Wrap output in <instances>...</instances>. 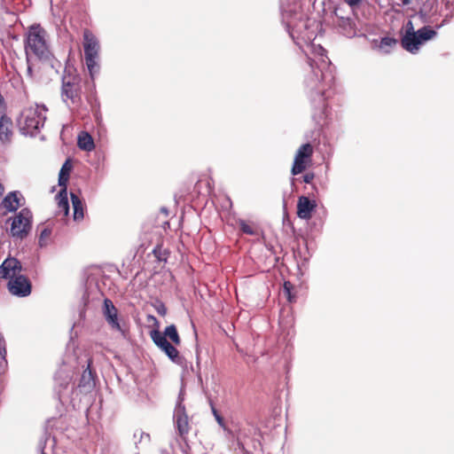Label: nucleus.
I'll return each instance as SVG.
<instances>
[{
  "label": "nucleus",
  "mask_w": 454,
  "mask_h": 454,
  "mask_svg": "<svg viewBox=\"0 0 454 454\" xmlns=\"http://www.w3.org/2000/svg\"><path fill=\"white\" fill-rule=\"evenodd\" d=\"M140 434H141V438H143L145 436L147 439H149V437H150L149 434H147L140 433Z\"/></svg>",
  "instance_id": "obj_43"
},
{
  "label": "nucleus",
  "mask_w": 454,
  "mask_h": 454,
  "mask_svg": "<svg viewBox=\"0 0 454 454\" xmlns=\"http://www.w3.org/2000/svg\"><path fill=\"white\" fill-rule=\"evenodd\" d=\"M47 110L45 106L37 104L24 108L17 121L20 133L35 136L44 125Z\"/></svg>",
  "instance_id": "obj_4"
},
{
  "label": "nucleus",
  "mask_w": 454,
  "mask_h": 454,
  "mask_svg": "<svg viewBox=\"0 0 454 454\" xmlns=\"http://www.w3.org/2000/svg\"><path fill=\"white\" fill-rule=\"evenodd\" d=\"M345 2L350 6V7H356L359 5L362 2V0H345Z\"/></svg>",
  "instance_id": "obj_35"
},
{
  "label": "nucleus",
  "mask_w": 454,
  "mask_h": 454,
  "mask_svg": "<svg viewBox=\"0 0 454 454\" xmlns=\"http://www.w3.org/2000/svg\"><path fill=\"white\" fill-rule=\"evenodd\" d=\"M340 15H345V10L341 7Z\"/></svg>",
  "instance_id": "obj_44"
},
{
  "label": "nucleus",
  "mask_w": 454,
  "mask_h": 454,
  "mask_svg": "<svg viewBox=\"0 0 454 454\" xmlns=\"http://www.w3.org/2000/svg\"><path fill=\"white\" fill-rule=\"evenodd\" d=\"M89 103L91 106L92 110L98 106L97 101L95 100V103H92L90 98H88Z\"/></svg>",
  "instance_id": "obj_41"
},
{
  "label": "nucleus",
  "mask_w": 454,
  "mask_h": 454,
  "mask_svg": "<svg viewBox=\"0 0 454 454\" xmlns=\"http://www.w3.org/2000/svg\"><path fill=\"white\" fill-rule=\"evenodd\" d=\"M72 169V165L69 160H67L65 163L62 165L59 174V185L60 187L67 188V184L69 179L70 171Z\"/></svg>",
  "instance_id": "obj_21"
},
{
  "label": "nucleus",
  "mask_w": 454,
  "mask_h": 454,
  "mask_svg": "<svg viewBox=\"0 0 454 454\" xmlns=\"http://www.w3.org/2000/svg\"><path fill=\"white\" fill-rule=\"evenodd\" d=\"M61 98L74 114L82 118L88 114V109L82 98V79L75 70H65L62 76Z\"/></svg>",
  "instance_id": "obj_2"
},
{
  "label": "nucleus",
  "mask_w": 454,
  "mask_h": 454,
  "mask_svg": "<svg viewBox=\"0 0 454 454\" xmlns=\"http://www.w3.org/2000/svg\"><path fill=\"white\" fill-rule=\"evenodd\" d=\"M71 200L74 207V219L82 220L84 216L82 202L81 201L79 197L74 193H71Z\"/></svg>",
  "instance_id": "obj_22"
},
{
  "label": "nucleus",
  "mask_w": 454,
  "mask_h": 454,
  "mask_svg": "<svg viewBox=\"0 0 454 454\" xmlns=\"http://www.w3.org/2000/svg\"><path fill=\"white\" fill-rule=\"evenodd\" d=\"M41 454H46V453L43 451Z\"/></svg>",
  "instance_id": "obj_45"
},
{
  "label": "nucleus",
  "mask_w": 454,
  "mask_h": 454,
  "mask_svg": "<svg viewBox=\"0 0 454 454\" xmlns=\"http://www.w3.org/2000/svg\"><path fill=\"white\" fill-rule=\"evenodd\" d=\"M77 144H78V146L80 147V149L87 151V152L92 151L95 147L91 136L87 132H82L78 136Z\"/></svg>",
  "instance_id": "obj_20"
},
{
  "label": "nucleus",
  "mask_w": 454,
  "mask_h": 454,
  "mask_svg": "<svg viewBox=\"0 0 454 454\" xmlns=\"http://www.w3.org/2000/svg\"><path fill=\"white\" fill-rule=\"evenodd\" d=\"M239 224L242 232L248 235L255 234L254 229L250 224L247 223L244 220H239Z\"/></svg>",
  "instance_id": "obj_29"
},
{
  "label": "nucleus",
  "mask_w": 454,
  "mask_h": 454,
  "mask_svg": "<svg viewBox=\"0 0 454 454\" xmlns=\"http://www.w3.org/2000/svg\"><path fill=\"white\" fill-rule=\"evenodd\" d=\"M30 62H31V59L29 60V62L27 60V76L32 78L33 77V69H32V66H31Z\"/></svg>",
  "instance_id": "obj_36"
},
{
  "label": "nucleus",
  "mask_w": 454,
  "mask_h": 454,
  "mask_svg": "<svg viewBox=\"0 0 454 454\" xmlns=\"http://www.w3.org/2000/svg\"><path fill=\"white\" fill-rule=\"evenodd\" d=\"M90 366L91 362L89 361L87 368L83 371L79 382V387L84 388L86 390H90L95 386V377L93 372L90 369Z\"/></svg>",
  "instance_id": "obj_17"
},
{
  "label": "nucleus",
  "mask_w": 454,
  "mask_h": 454,
  "mask_svg": "<svg viewBox=\"0 0 454 454\" xmlns=\"http://www.w3.org/2000/svg\"><path fill=\"white\" fill-rule=\"evenodd\" d=\"M56 200L58 203V215L67 216L69 212V203L67 200V188H62L59 192L56 195Z\"/></svg>",
  "instance_id": "obj_18"
},
{
  "label": "nucleus",
  "mask_w": 454,
  "mask_h": 454,
  "mask_svg": "<svg viewBox=\"0 0 454 454\" xmlns=\"http://www.w3.org/2000/svg\"><path fill=\"white\" fill-rule=\"evenodd\" d=\"M31 282L24 275H19L8 282L9 292L15 296L26 297L31 294Z\"/></svg>",
  "instance_id": "obj_10"
},
{
  "label": "nucleus",
  "mask_w": 454,
  "mask_h": 454,
  "mask_svg": "<svg viewBox=\"0 0 454 454\" xmlns=\"http://www.w3.org/2000/svg\"><path fill=\"white\" fill-rule=\"evenodd\" d=\"M212 413H213V415H214L215 419L216 418V416H219V415H220V413L218 412V411H217L214 406H212Z\"/></svg>",
  "instance_id": "obj_39"
},
{
  "label": "nucleus",
  "mask_w": 454,
  "mask_h": 454,
  "mask_svg": "<svg viewBox=\"0 0 454 454\" xmlns=\"http://www.w3.org/2000/svg\"><path fill=\"white\" fill-rule=\"evenodd\" d=\"M151 338L155 345L158 346L161 350L165 349V347L169 343L163 333H160L158 330H153L151 332Z\"/></svg>",
  "instance_id": "obj_23"
},
{
  "label": "nucleus",
  "mask_w": 454,
  "mask_h": 454,
  "mask_svg": "<svg viewBox=\"0 0 454 454\" xmlns=\"http://www.w3.org/2000/svg\"><path fill=\"white\" fill-rule=\"evenodd\" d=\"M51 234V230L49 228H44L41 231L40 236H39V240H38L40 247H45L47 245L48 239H49Z\"/></svg>",
  "instance_id": "obj_28"
},
{
  "label": "nucleus",
  "mask_w": 454,
  "mask_h": 454,
  "mask_svg": "<svg viewBox=\"0 0 454 454\" xmlns=\"http://www.w3.org/2000/svg\"><path fill=\"white\" fill-rule=\"evenodd\" d=\"M3 105H4V98H3L2 95L0 94V114H2Z\"/></svg>",
  "instance_id": "obj_40"
},
{
  "label": "nucleus",
  "mask_w": 454,
  "mask_h": 454,
  "mask_svg": "<svg viewBox=\"0 0 454 454\" xmlns=\"http://www.w3.org/2000/svg\"><path fill=\"white\" fill-rule=\"evenodd\" d=\"M25 53L28 62L32 56L41 61H51L53 58L50 49L48 33L40 24L29 27L25 40Z\"/></svg>",
  "instance_id": "obj_3"
},
{
  "label": "nucleus",
  "mask_w": 454,
  "mask_h": 454,
  "mask_svg": "<svg viewBox=\"0 0 454 454\" xmlns=\"http://www.w3.org/2000/svg\"><path fill=\"white\" fill-rule=\"evenodd\" d=\"M83 39L85 63L90 75L93 80L95 74H97L99 71V65L98 63L99 43L96 36L89 30L84 31Z\"/></svg>",
  "instance_id": "obj_7"
},
{
  "label": "nucleus",
  "mask_w": 454,
  "mask_h": 454,
  "mask_svg": "<svg viewBox=\"0 0 454 454\" xmlns=\"http://www.w3.org/2000/svg\"><path fill=\"white\" fill-rule=\"evenodd\" d=\"M102 313L110 329L114 332H118L122 337L125 338L127 335L125 324L120 317L117 308L108 298L104 300Z\"/></svg>",
  "instance_id": "obj_8"
},
{
  "label": "nucleus",
  "mask_w": 454,
  "mask_h": 454,
  "mask_svg": "<svg viewBox=\"0 0 454 454\" xmlns=\"http://www.w3.org/2000/svg\"><path fill=\"white\" fill-rule=\"evenodd\" d=\"M166 338H169L175 345H180L181 339L175 325L167 326L163 332Z\"/></svg>",
  "instance_id": "obj_25"
},
{
  "label": "nucleus",
  "mask_w": 454,
  "mask_h": 454,
  "mask_svg": "<svg viewBox=\"0 0 454 454\" xmlns=\"http://www.w3.org/2000/svg\"><path fill=\"white\" fill-rule=\"evenodd\" d=\"M397 41L391 37H383L380 41V48L388 52L391 48L396 44Z\"/></svg>",
  "instance_id": "obj_27"
},
{
  "label": "nucleus",
  "mask_w": 454,
  "mask_h": 454,
  "mask_svg": "<svg viewBox=\"0 0 454 454\" xmlns=\"http://www.w3.org/2000/svg\"><path fill=\"white\" fill-rule=\"evenodd\" d=\"M21 200L24 197L19 191L9 192L1 201L0 207L6 209L8 212H16L17 209L22 205Z\"/></svg>",
  "instance_id": "obj_15"
},
{
  "label": "nucleus",
  "mask_w": 454,
  "mask_h": 454,
  "mask_svg": "<svg viewBox=\"0 0 454 454\" xmlns=\"http://www.w3.org/2000/svg\"><path fill=\"white\" fill-rule=\"evenodd\" d=\"M21 270L22 266L19 260L7 257L0 266V278L11 280L20 275Z\"/></svg>",
  "instance_id": "obj_12"
},
{
  "label": "nucleus",
  "mask_w": 454,
  "mask_h": 454,
  "mask_svg": "<svg viewBox=\"0 0 454 454\" xmlns=\"http://www.w3.org/2000/svg\"><path fill=\"white\" fill-rule=\"evenodd\" d=\"M435 35L436 31L427 26L415 31L412 21L409 20L405 25V34L401 43L407 51L416 53L423 43L433 39Z\"/></svg>",
  "instance_id": "obj_5"
},
{
  "label": "nucleus",
  "mask_w": 454,
  "mask_h": 454,
  "mask_svg": "<svg viewBox=\"0 0 454 454\" xmlns=\"http://www.w3.org/2000/svg\"><path fill=\"white\" fill-rule=\"evenodd\" d=\"M155 309L157 313L160 314V316H165L167 314V308L162 302H159L155 306Z\"/></svg>",
  "instance_id": "obj_31"
},
{
  "label": "nucleus",
  "mask_w": 454,
  "mask_h": 454,
  "mask_svg": "<svg viewBox=\"0 0 454 454\" xmlns=\"http://www.w3.org/2000/svg\"><path fill=\"white\" fill-rule=\"evenodd\" d=\"M426 4H424L423 8L419 11V15L420 16V18L422 19L423 21H427V12H426Z\"/></svg>",
  "instance_id": "obj_34"
},
{
  "label": "nucleus",
  "mask_w": 454,
  "mask_h": 454,
  "mask_svg": "<svg viewBox=\"0 0 454 454\" xmlns=\"http://www.w3.org/2000/svg\"><path fill=\"white\" fill-rule=\"evenodd\" d=\"M314 177H315V175L313 173H306L302 176L303 182L306 184H310L312 182V180L314 179Z\"/></svg>",
  "instance_id": "obj_32"
},
{
  "label": "nucleus",
  "mask_w": 454,
  "mask_h": 454,
  "mask_svg": "<svg viewBox=\"0 0 454 454\" xmlns=\"http://www.w3.org/2000/svg\"><path fill=\"white\" fill-rule=\"evenodd\" d=\"M215 420L216 422L218 423V425L223 429V430H227V427H226V424L224 422V419L223 418L219 415V416H216L215 418Z\"/></svg>",
  "instance_id": "obj_33"
},
{
  "label": "nucleus",
  "mask_w": 454,
  "mask_h": 454,
  "mask_svg": "<svg viewBox=\"0 0 454 454\" xmlns=\"http://www.w3.org/2000/svg\"><path fill=\"white\" fill-rule=\"evenodd\" d=\"M316 207L317 202L315 200H310L306 196H301L297 201V215L301 219L309 220Z\"/></svg>",
  "instance_id": "obj_13"
},
{
  "label": "nucleus",
  "mask_w": 454,
  "mask_h": 454,
  "mask_svg": "<svg viewBox=\"0 0 454 454\" xmlns=\"http://www.w3.org/2000/svg\"><path fill=\"white\" fill-rule=\"evenodd\" d=\"M411 4V0H399L397 4L399 6H406Z\"/></svg>",
  "instance_id": "obj_38"
},
{
  "label": "nucleus",
  "mask_w": 454,
  "mask_h": 454,
  "mask_svg": "<svg viewBox=\"0 0 454 454\" xmlns=\"http://www.w3.org/2000/svg\"><path fill=\"white\" fill-rule=\"evenodd\" d=\"M153 253L155 256V258L159 261V262H167V259H168V252L166 249H164L162 247V246H156L153 250Z\"/></svg>",
  "instance_id": "obj_26"
},
{
  "label": "nucleus",
  "mask_w": 454,
  "mask_h": 454,
  "mask_svg": "<svg viewBox=\"0 0 454 454\" xmlns=\"http://www.w3.org/2000/svg\"><path fill=\"white\" fill-rule=\"evenodd\" d=\"M12 120L5 116L2 115L0 118V140L2 143H10L12 136Z\"/></svg>",
  "instance_id": "obj_16"
},
{
  "label": "nucleus",
  "mask_w": 454,
  "mask_h": 454,
  "mask_svg": "<svg viewBox=\"0 0 454 454\" xmlns=\"http://www.w3.org/2000/svg\"><path fill=\"white\" fill-rule=\"evenodd\" d=\"M281 13L290 36L308 55L309 70L304 80L305 91L313 108L312 117L316 121H320L328 115L327 98L334 84L330 59L320 44L311 43L316 32L310 29L311 20L298 12V6L286 9L281 4Z\"/></svg>",
  "instance_id": "obj_1"
},
{
  "label": "nucleus",
  "mask_w": 454,
  "mask_h": 454,
  "mask_svg": "<svg viewBox=\"0 0 454 454\" xmlns=\"http://www.w3.org/2000/svg\"><path fill=\"white\" fill-rule=\"evenodd\" d=\"M313 153V148L310 144H303L297 151L293 168L292 174L296 176L306 168V161L310 159Z\"/></svg>",
  "instance_id": "obj_11"
},
{
  "label": "nucleus",
  "mask_w": 454,
  "mask_h": 454,
  "mask_svg": "<svg viewBox=\"0 0 454 454\" xmlns=\"http://www.w3.org/2000/svg\"><path fill=\"white\" fill-rule=\"evenodd\" d=\"M450 17H451V16L447 15V16L443 19L442 22L439 26H437V28H440L441 27H442V26H444L445 24H447V23L449 22V20H450Z\"/></svg>",
  "instance_id": "obj_37"
},
{
  "label": "nucleus",
  "mask_w": 454,
  "mask_h": 454,
  "mask_svg": "<svg viewBox=\"0 0 454 454\" xmlns=\"http://www.w3.org/2000/svg\"><path fill=\"white\" fill-rule=\"evenodd\" d=\"M71 376L62 370L58 371L54 377L56 385H58L60 388H67L71 381Z\"/></svg>",
  "instance_id": "obj_24"
},
{
  "label": "nucleus",
  "mask_w": 454,
  "mask_h": 454,
  "mask_svg": "<svg viewBox=\"0 0 454 454\" xmlns=\"http://www.w3.org/2000/svg\"><path fill=\"white\" fill-rule=\"evenodd\" d=\"M4 192V185L0 183V197L3 195Z\"/></svg>",
  "instance_id": "obj_42"
},
{
  "label": "nucleus",
  "mask_w": 454,
  "mask_h": 454,
  "mask_svg": "<svg viewBox=\"0 0 454 454\" xmlns=\"http://www.w3.org/2000/svg\"><path fill=\"white\" fill-rule=\"evenodd\" d=\"M341 7L338 6L334 9V25L338 31L343 35L352 38L356 35L357 27L355 20L346 15H340Z\"/></svg>",
  "instance_id": "obj_9"
},
{
  "label": "nucleus",
  "mask_w": 454,
  "mask_h": 454,
  "mask_svg": "<svg viewBox=\"0 0 454 454\" xmlns=\"http://www.w3.org/2000/svg\"><path fill=\"white\" fill-rule=\"evenodd\" d=\"M162 351L173 363L180 366L185 365V358L180 355L179 351L170 342L165 347V349H162Z\"/></svg>",
  "instance_id": "obj_19"
},
{
  "label": "nucleus",
  "mask_w": 454,
  "mask_h": 454,
  "mask_svg": "<svg viewBox=\"0 0 454 454\" xmlns=\"http://www.w3.org/2000/svg\"><path fill=\"white\" fill-rule=\"evenodd\" d=\"M292 287H293V286L289 281H286L284 283V290L283 291H284V294L286 296L287 301L289 302H293L294 301V297L292 296V293H291Z\"/></svg>",
  "instance_id": "obj_30"
},
{
  "label": "nucleus",
  "mask_w": 454,
  "mask_h": 454,
  "mask_svg": "<svg viewBox=\"0 0 454 454\" xmlns=\"http://www.w3.org/2000/svg\"><path fill=\"white\" fill-rule=\"evenodd\" d=\"M7 222L11 223L10 235L22 240L29 235L32 230L33 214L30 209L24 207L10 217Z\"/></svg>",
  "instance_id": "obj_6"
},
{
  "label": "nucleus",
  "mask_w": 454,
  "mask_h": 454,
  "mask_svg": "<svg viewBox=\"0 0 454 454\" xmlns=\"http://www.w3.org/2000/svg\"><path fill=\"white\" fill-rule=\"evenodd\" d=\"M174 421L176 426L178 434L181 436L186 434L189 431L188 417L185 412V408L181 403H178L174 411Z\"/></svg>",
  "instance_id": "obj_14"
}]
</instances>
